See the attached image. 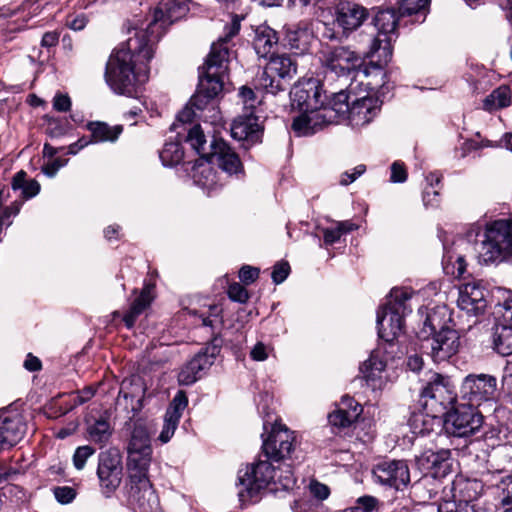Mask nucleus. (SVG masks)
<instances>
[{"label":"nucleus","instance_id":"4d7b16f0","mask_svg":"<svg viewBox=\"0 0 512 512\" xmlns=\"http://www.w3.org/2000/svg\"><path fill=\"white\" fill-rule=\"evenodd\" d=\"M377 505V499L372 496H363L357 500V505L346 508L340 512H372Z\"/></svg>","mask_w":512,"mask_h":512},{"label":"nucleus","instance_id":"ea45409f","mask_svg":"<svg viewBox=\"0 0 512 512\" xmlns=\"http://www.w3.org/2000/svg\"><path fill=\"white\" fill-rule=\"evenodd\" d=\"M150 466V462H147L142 465L137 463H132L131 461H127V467L129 470V481H130V489H141L144 487L152 486L148 479V468Z\"/></svg>","mask_w":512,"mask_h":512},{"label":"nucleus","instance_id":"de8ad7c7","mask_svg":"<svg viewBox=\"0 0 512 512\" xmlns=\"http://www.w3.org/2000/svg\"><path fill=\"white\" fill-rule=\"evenodd\" d=\"M213 99L214 98L208 97L206 94L197 90V92L191 97L189 102L190 105L198 114L204 115L203 113L205 112V110H209L213 113L212 117L216 118L218 111L216 110L214 104L212 103Z\"/></svg>","mask_w":512,"mask_h":512},{"label":"nucleus","instance_id":"a878e982","mask_svg":"<svg viewBox=\"0 0 512 512\" xmlns=\"http://www.w3.org/2000/svg\"><path fill=\"white\" fill-rule=\"evenodd\" d=\"M363 409L353 398L342 397L338 407L328 415L329 423L338 428L352 425L361 415Z\"/></svg>","mask_w":512,"mask_h":512},{"label":"nucleus","instance_id":"5701e85b","mask_svg":"<svg viewBox=\"0 0 512 512\" xmlns=\"http://www.w3.org/2000/svg\"><path fill=\"white\" fill-rule=\"evenodd\" d=\"M417 465L424 474H431L437 479H441L450 473V451L427 450L417 458Z\"/></svg>","mask_w":512,"mask_h":512},{"label":"nucleus","instance_id":"8fccbe9b","mask_svg":"<svg viewBox=\"0 0 512 512\" xmlns=\"http://www.w3.org/2000/svg\"><path fill=\"white\" fill-rule=\"evenodd\" d=\"M441 179L442 176L437 173H429L427 175L426 181L428 182L429 186L424 190L423 193V201L425 205L434 206L437 204V200L432 199L431 196L435 198L439 195V192L435 190L434 187L440 184Z\"/></svg>","mask_w":512,"mask_h":512},{"label":"nucleus","instance_id":"412c9836","mask_svg":"<svg viewBox=\"0 0 512 512\" xmlns=\"http://www.w3.org/2000/svg\"><path fill=\"white\" fill-rule=\"evenodd\" d=\"M230 130L235 140L255 144L261 141L263 126L253 111H247L233 121Z\"/></svg>","mask_w":512,"mask_h":512},{"label":"nucleus","instance_id":"c9c22d12","mask_svg":"<svg viewBox=\"0 0 512 512\" xmlns=\"http://www.w3.org/2000/svg\"><path fill=\"white\" fill-rule=\"evenodd\" d=\"M129 496L139 512H154L158 507V497L152 486L129 490Z\"/></svg>","mask_w":512,"mask_h":512},{"label":"nucleus","instance_id":"603ef678","mask_svg":"<svg viewBox=\"0 0 512 512\" xmlns=\"http://www.w3.org/2000/svg\"><path fill=\"white\" fill-rule=\"evenodd\" d=\"M201 377L200 371L193 365L190 360L180 371L178 382L180 385H191Z\"/></svg>","mask_w":512,"mask_h":512},{"label":"nucleus","instance_id":"f8f14e48","mask_svg":"<svg viewBox=\"0 0 512 512\" xmlns=\"http://www.w3.org/2000/svg\"><path fill=\"white\" fill-rule=\"evenodd\" d=\"M189 11L186 0H162L155 8L153 19L146 28L149 38L155 39V44L165 29L175 21L184 17Z\"/></svg>","mask_w":512,"mask_h":512},{"label":"nucleus","instance_id":"2f4dec72","mask_svg":"<svg viewBox=\"0 0 512 512\" xmlns=\"http://www.w3.org/2000/svg\"><path fill=\"white\" fill-rule=\"evenodd\" d=\"M385 367V361L375 354H372L361 366L363 378L372 389L381 388L383 384L382 373Z\"/></svg>","mask_w":512,"mask_h":512},{"label":"nucleus","instance_id":"2eb2a0df","mask_svg":"<svg viewBox=\"0 0 512 512\" xmlns=\"http://www.w3.org/2000/svg\"><path fill=\"white\" fill-rule=\"evenodd\" d=\"M240 31V19L234 16L231 24L226 28L225 35L220 37L216 43L211 46V51L206 59L204 68L209 70L211 75L216 71L227 72V65L229 61V47L228 42L236 36Z\"/></svg>","mask_w":512,"mask_h":512},{"label":"nucleus","instance_id":"ddd939ff","mask_svg":"<svg viewBox=\"0 0 512 512\" xmlns=\"http://www.w3.org/2000/svg\"><path fill=\"white\" fill-rule=\"evenodd\" d=\"M320 60L324 72L333 73L337 77L347 76L363 64V59L358 53L344 46L322 51Z\"/></svg>","mask_w":512,"mask_h":512},{"label":"nucleus","instance_id":"09e8293b","mask_svg":"<svg viewBox=\"0 0 512 512\" xmlns=\"http://www.w3.org/2000/svg\"><path fill=\"white\" fill-rule=\"evenodd\" d=\"M411 298V294L404 289H392L390 292V300L386 307L388 311H395L399 309V312L403 316L406 310L405 303Z\"/></svg>","mask_w":512,"mask_h":512},{"label":"nucleus","instance_id":"5fc2aeb1","mask_svg":"<svg viewBox=\"0 0 512 512\" xmlns=\"http://www.w3.org/2000/svg\"><path fill=\"white\" fill-rule=\"evenodd\" d=\"M427 5V0H400L398 12L400 16L418 13Z\"/></svg>","mask_w":512,"mask_h":512},{"label":"nucleus","instance_id":"6ab92c4d","mask_svg":"<svg viewBox=\"0 0 512 512\" xmlns=\"http://www.w3.org/2000/svg\"><path fill=\"white\" fill-rule=\"evenodd\" d=\"M434 362H443L454 356L460 348V336L455 329H444L426 340Z\"/></svg>","mask_w":512,"mask_h":512},{"label":"nucleus","instance_id":"e2e57ef3","mask_svg":"<svg viewBox=\"0 0 512 512\" xmlns=\"http://www.w3.org/2000/svg\"><path fill=\"white\" fill-rule=\"evenodd\" d=\"M259 269L249 265L243 266L239 271V278L244 284H251L259 277Z\"/></svg>","mask_w":512,"mask_h":512},{"label":"nucleus","instance_id":"f3484780","mask_svg":"<svg viewBox=\"0 0 512 512\" xmlns=\"http://www.w3.org/2000/svg\"><path fill=\"white\" fill-rule=\"evenodd\" d=\"M375 479L390 487L399 490L410 482L408 465L403 460H385L373 468Z\"/></svg>","mask_w":512,"mask_h":512},{"label":"nucleus","instance_id":"72a5a7b5","mask_svg":"<svg viewBox=\"0 0 512 512\" xmlns=\"http://www.w3.org/2000/svg\"><path fill=\"white\" fill-rule=\"evenodd\" d=\"M279 41L275 30L269 26L261 25L255 31L253 46L258 56L266 57Z\"/></svg>","mask_w":512,"mask_h":512},{"label":"nucleus","instance_id":"052dcab7","mask_svg":"<svg viewBox=\"0 0 512 512\" xmlns=\"http://www.w3.org/2000/svg\"><path fill=\"white\" fill-rule=\"evenodd\" d=\"M407 180V170L401 162L395 161L391 165L390 181L393 183H403Z\"/></svg>","mask_w":512,"mask_h":512},{"label":"nucleus","instance_id":"4be33fe9","mask_svg":"<svg viewBox=\"0 0 512 512\" xmlns=\"http://www.w3.org/2000/svg\"><path fill=\"white\" fill-rule=\"evenodd\" d=\"M127 461L137 463L151 462L152 447L147 429L142 425H135L127 447Z\"/></svg>","mask_w":512,"mask_h":512},{"label":"nucleus","instance_id":"dca6fc26","mask_svg":"<svg viewBox=\"0 0 512 512\" xmlns=\"http://www.w3.org/2000/svg\"><path fill=\"white\" fill-rule=\"evenodd\" d=\"M27 425L22 414L10 410H0V450L16 445L26 433Z\"/></svg>","mask_w":512,"mask_h":512},{"label":"nucleus","instance_id":"b1692460","mask_svg":"<svg viewBox=\"0 0 512 512\" xmlns=\"http://www.w3.org/2000/svg\"><path fill=\"white\" fill-rule=\"evenodd\" d=\"M187 404L188 399L185 392H177L164 415L162 430L158 437L162 443L169 442L173 437L182 416V412L187 407Z\"/></svg>","mask_w":512,"mask_h":512},{"label":"nucleus","instance_id":"37998d69","mask_svg":"<svg viewBox=\"0 0 512 512\" xmlns=\"http://www.w3.org/2000/svg\"><path fill=\"white\" fill-rule=\"evenodd\" d=\"M159 157L164 166H174L182 161L184 151L179 142H167L160 151Z\"/></svg>","mask_w":512,"mask_h":512},{"label":"nucleus","instance_id":"4c0bfd02","mask_svg":"<svg viewBox=\"0 0 512 512\" xmlns=\"http://www.w3.org/2000/svg\"><path fill=\"white\" fill-rule=\"evenodd\" d=\"M153 286H145L139 296L133 301L129 311L124 315L123 321L128 328L133 327L137 317L150 305L152 302Z\"/></svg>","mask_w":512,"mask_h":512},{"label":"nucleus","instance_id":"6e6d98bb","mask_svg":"<svg viewBox=\"0 0 512 512\" xmlns=\"http://www.w3.org/2000/svg\"><path fill=\"white\" fill-rule=\"evenodd\" d=\"M501 490L500 506L503 508H512V475L503 478L500 481Z\"/></svg>","mask_w":512,"mask_h":512},{"label":"nucleus","instance_id":"338daca9","mask_svg":"<svg viewBox=\"0 0 512 512\" xmlns=\"http://www.w3.org/2000/svg\"><path fill=\"white\" fill-rule=\"evenodd\" d=\"M96 393V389L92 386H87L82 390L75 393L73 398V406L82 405L88 402Z\"/></svg>","mask_w":512,"mask_h":512},{"label":"nucleus","instance_id":"20e7f679","mask_svg":"<svg viewBox=\"0 0 512 512\" xmlns=\"http://www.w3.org/2000/svg\"><path fill=\"white\" fill-rule=\"evenodd\" d=\"M457 402L455 386L447 376L433 373L420 394V403L427 415H445Z\"/></svg>","mask_w":512,"mask_h":512},{"label":"nucleus","instance_id":"9d476101","mask_svg":"<svg viewBox=\"0 0 512 512\" xmlns=\"http://www.w3.org/2000/svg\"><path fill=\"white\" fill-rule=\"evenodd\" d=\"M399 12L394 8L380 9L376 13L373 22L378 29V35L372 41L369 55H377L378 60L389 61L392 56L391 35L396 31Z\"/></svg>","mask_w":512,"mask_h":512},{"label":"nucleus","instance_id":"a18cd8bd","mask_svg":"<svg viewBox=\"0 0 512 512\" xmlns=\"http://www.w3.org/2000/svg\"><path fill=\"white\" fill-rule=\"evenodd\" d=\"M510 103V90L508 87L502 86L495 89L484 100V107L488 110L494 108L507 107Z\"/></svg>","mask_w":512,"mask_h":512},{"label":"nucleus","instance_id":"1a4fd4ad","mask_svg":"<svg viewBox=\"0 0 512 512\" xmlns=\"http://www.w3.org/2000/svg\"><path fill=\"white\" fill-rule=\"evenodd\" d=\"M444 416V429L455 437H469L483 425V416L476 407L464 402L454 406Z\"/></svg>","mask_w":512,"mask_h":512},{"label":"nucleus","instance_id":"13d9d810","mask_svg":"<svg viewBox=\"0 0 512 512\" xmlns=\"http://www.w3.org/2000/svg\"><path fill=\"white\" fill-rule=\"evenodd\" d=\"M228 296L232 301L245 303L249 299L248 291L239 283H233L228 288Z\"/></svg>","mask_w":512,"mask_h":512},{"label":"nucleus","instance_id":"393cba45","mask_svg":"<svg viewBox=\"0 0 512 512\" xmlns=\"http://www.w3.org/2000/svg\"><path fill=\"white\" fill-rule=\"evenodd\" d=\"M451 319L448 315V310L445 306H438L427 312L422 328L416 334L421 340H429L430 337L436 335L444 329H453L449 323Z\"/></svg>","mask_w":512,"mask_h":512},{"label":"nucleus","instance_id":"7c9ffc66","mask_svg":"<svg viewBox=\"0 0 512 512\" xmlns=\"http://www.w3.org/2000/svg\"><path fill=\"white\" fill-rule=\"evenodd\" d=\"M453 498L460 502H471L477 500L482 494L483 485L478 480L459 478L452 483Z\"/></svg>","mask_w":512,"mask_h":512},{"label":"nucleus","instance_id":"3c124183","mask_svg":"<svg viewBox=\"0 0 512 512\" xmlns=\"http://www.w3.org/2000/svg\"><path fill=\"white\" fill-rule=\"evenodd\" d=\"M436 512H475L474 506L457 500H445L437 507L432 506Z\"/></svg>","mask_w":512,"mask_h":512},{"label":"nucleus","instance_id":"0e129e2a","mask_svg":"<svg viewBox=\"0 0 512 512\" xmlns=\"http://www.w3.org/2000/svg\"><path fill=\"white\" fill-rule=\"evenodd\" d=\"M239 96L242 99L245 108L247 109L255 108L256 103H258L254 91L247 86H242L240 88Z\"/></svg>","mask_w":512,"mask_h":512},{"label":"nucleus","instance_id":"aec40b11","mask_svg":"<svg viewBox=\"0 0 512 512\" xmlns=\"http://www.w3.org/2000/svg\"><path fill=\"white\" fill-rule=\"evenodd\" d=\"M458 307L468 315L478 316L487 307L483 286L478 282H469L459 287Z\"/></svg>","mask_w":512,"mask_h":512},{"label":"nucleus","instance_id":"f704fd0d","mask_svg":"<svg viewBox=\"0 0 512 512\" xmlns=\"http://www.w3.org/2000/svg\"><path fill=\"white\" fill-rule=\"evenodd\" d=\"M94 143L115 142L123 131L121 125L110 126L106 122L91 121L86 124Z\"/></svg>","mask_w":512,"mask_h":512},{"label":"nucleus","instance_id":"c756f323","mask_svg":"<svg viewBox=\"0 0 512 512\" xmlns=\"http://www.w3.org/2000/svg\"><path fill=\"white\" fill-rule=\"evenodd\" d=\"M441 488V481L431 474L423 476L411 486V495L419 503H426L434 498Z\"/></svg>","mask_w":512,"mask_h":512},{"label":"nucleus","instance_id":"0eeeda50","mask_svg":"<svg viewBox=\"0 0 512 512\" xmlns=\"http://www.w3.org/2000/svg\"><path fill=\"white\" fill-rule=\"evenodd\" d=\"M296 74L297 63L290 56L285 54L271 56L258 78V85L266 93L277 95L287 90Z\"/></svg>","mask_w":512,"mask_h":512},{"label":"nucleus","instance_id":"39448f33","mask_svg":"<svg viewBox=\"0 0 512 512\" xmlns=\"http://www.w3.org/2000/svg\"><path fill=\"white\" fill-rule=\"evenodd\" d=\"M512 256V219H499L487 226L478 250L483 263L500 262Z\"/></svg>","mask_w":512,"mask_h":512},{"label":"nucleus","instance_id":"4468645a","mask_svg":"<svg viewBox=\"0 0 512 512\" xmlns=\"http://www.w3.org/2000/svg\"><path fill=\"white\" fill-rule=\"evenodd\" d=\"M295 437L292 431L274 425L268 437L262 443V455L274 462H283L290 458L295 448Z\"/></svg>","mask_w":512,"mask_h":512},{"label":"nucleus","instance_id":"79ce46f5","mask_svg":"<svg viewBox=\"0 0 512 512\" xmlns=\"http://www.w3.org/2000/svg\"><path fill=\"white\" fill-rule=\"evenodd\" d=\"M217 341V338L214 339V342ZM220 352V345L213 343L211 346H208L198 352L192 359L193 365L200 371V373L206 369H208L214 362V359Z\"/></svg>","mask_w":512,"mask_h":512},{"label":"nucleus","instance_id":"49530a36","mask_svg":"<svg viewBox=\"0 0 512 512\" xmlns=\"http://www.w3.org/2000/svg\"><path fill=\"white\" fill-rule=\"evenodd\" d=\"M276 463V479L274 483L279 484L283 489L292 488L296 483V479L291 464H287L285 461Z\"/></svg>","mask_w":512,"mask_h":512},{"label":"nucleus","instance_id":"9b49d317","mask_svg":"<svg viewBox=\"0 0 512 512\" xmlns=\"http://www.w3.org/2000/svg\"><path fill=\"white\" fill-rule=\"evenodd\" d=\"M496 394L497 379L490 374H469L461 384V399L476 408L495 400Z\"/></svg>","mask_w":512,"mask_h":512},{"label":"nucleus","instance_id":"423d86ee","mask_svg":"<svg viewBox=\"0 0 512 512\" xmlns=\"http://www.w3.org/2000/svg\"><path fill=\"white\" fill-rule=\"evenodd\" d=\"M260 458L256 463L238 472V497L243 504L253 501L258 493L276 479L274 461Z\"/></svg>","mask_w":512,"mask_h":512},{"label":"nucleus","instance_id":"f257e3e1","mask_svg":"<svg viewBox=\"0 0 512 512\" xmlns=\"http://www.w3.org/2000/svg\"><path fill=\"white\" fill-rule=\"evenodd\" d=\"M125 27L128 38L110 55L105 79L115 93L132 96L140 85L148 81V63L154 56L155 39L130 23Z\"/></svg>","mask_w":512,"mask_h":512},{"label":"nucleus","instance_id":"bf43d9fd","mask_svg":"<svg viewBox=\"0 0 512 512\" xmlns=\"http://www.w3.org/2000/svg\"><path fill=\"white\" fill-rule=\"evenodd\" d=\"M54 496L58 502L68 504L73 501L76 496V492L69 486L56 487L54 489Z\"/></svg>","mask_w":512,"mask_h":512},{"label":"nucleus","instance_id":"7ed1b4c3","mask_svg":"<svg viewBox=\"0 0 512 512\" xmlns=\"http://www.w3.org/2000/svg\"><path fill=\"white\" fill-rule=\"evenodd\" d=\"M186 141L200 155L201 159L214 163L229 174L238 173L242 169L239 156L222 140L213 137L207 145L206 137L200 125L189 129Z\"/></svg>","mask_w":512,"mask_h":512},{"label":"nucleus","instance_id":"680f3d73","mask_svg":"<svg viewBox=\"0 0 512 512\" xmlns=\"http://www.w3.org/2000/svg\"><path fill=\"white\" fill-rule=\"evenodd\" d=\"M290 273L288 262H279L275 264L272 272V280L275 284L282 283Z\"/></svg>","mask_w":512,"mask_h":512},{"label":"nucleus","instance_id":"473e14b6","mask_svg":"<svg viewBox=\"0 0 512 512\" xmlns=\"http://www.w3.org/2000/svg\"><path fill=\"white\" fill-rule=\"evenodd\" d=\"M492 347L502 356L512 355V325L496 323L493 326Z\"/></svg>","mask_w":512,"mask_h":512},{"label":"nucleus","instance_id":"864d4df0","mask_svg":"<svg viewBox=\"0 0 512 512\" xmlns=\"http://www.w3.org/2000/svg\"><path fill=\"white\" fill-rule=\"evenodd\" d=\"M96 450L89 445L79 446L73 455V465L77 470H82L87 460L95 454Z\"/></svg>","mask_w":512,"mask_h":512},{"label":"nucleus","instance_id":"bb28decb","mask_svg":"<svg viewBox=\"0 0 512 512\" xmlns=\"http://www.w3.org/2000/svg\"><path fill=\"white\" fill-rule=\"evenodd\" d=\"M403 326V316L399 309L388 311L380 309L377 312L378 336L386 342H393L400 334Z\"/></svg>","mask_w":512,"mask_h":512},{"label":"nucleus","instance_id":"58836bf2","mask_svg":"<svg viewBox=\"0 0 512 512\" xmlns=\"http://www.w3.org/2000/svg\"><path fill=\"white\" fill-rule=\"evenodd\" d=\"M24 170L18 171L12 178L11 187L14 191L21 190V196L27 200L36 196L40 191V184L35 179L27 180Z\"/></svg>","mask_w":512,"mask_h":512},{"label":"nucleus","instance_id":"6e6552de","mask_svg":"<svg viewBox=\"0 0 512 512\" xmlns=\"http://www.w3.org/2000/svg\"><path fill=\"white\" fill-rule=\"evenodd\" d=\"M123 462L120 451L109 448L98 454L97 478L102 495L110 498L120 487L123 479Z\"/></svg>","mask_w":512,"mask_h":512},{"label":"nucleus","instance_id":"e433bc0d","mask_svg":"<svg viewBox=\"0 0 512 512\" xmlns=\"http://www.w3.org/2000/svg\"><path fill=\"white\" fill-rule=\"evenodd\" d=\"M226 73L216 71L214 75L207 68H202L199 75L198 90L208 97L215 98L223 90V77Z\"/></svg>","mask_w":512,"mask_h":512},{"label":"nucleus","instance_id":"c03bdc74","mask_svg":"<svg viewBox=\"0 0 512 512\" xmlns=\"http://www.w3.org/2000/svg\"><path fill=\"white\" fill-rule=\"evenodd\" d=\"M211 164L215 165L214 163L201 158L196 161L193 166V178L197 184L207 186L214 182L215 175Z\"/></svg>","mask_w":512,"mask_h":512},{"label":"nucleus","instance_id":"774afa93","mask_svg":"<svg viewBox=\"0 0 512 512\" xmlns=\"http://www.w3.org/2000/svg\"><path fill=\"white\" fill-rule=\"evenodd\" d=\"M366 171V167L363 164H360L353 168L352 172L346 171L341 175L340 184L341 185H349L354 182L358 177H360Z\"/></svg>","mask_w":512,"mask_h":512},{"label":"nucleus","instance_id":"c85d7f7f","mask_svg":"<svg viewBox=\"0 0 512 512\" xmlns=\"http://www.w3.org/2000/svg\"><path fill=\"white\" fill-rule=\"evenodd\" d=\"M366 10L356 4L344 3L337 10L336 23L344 31L358 28L366 18Z\"/></svg>","mask_w":512,"mask_h":512},{"label":"nucleus","instance_id":"a211bd4d","mask_svg":"<svg viewBox=\"0 0 512 512\" xmlns=\"http://www.w3.org/2000/svg\"><path fill=\"white\" fill-rule=\"evenodd\" d=\"M381 102L372 95H366L356 98L351 105L348 102V110L344 117L338 119H348L353 127H362L370 123L380 111Z\"/></svg>","mask_w":512,"mask_h":512},{"label":"nucleus","instance_id":"69168bd1","mask_svg":"<svg viewBox=\"0 0 512 512\" xmlns=\"http://www.w3.org/2000/svg\"><path fill=\"white\" fill-rule=\"evenodd\" d=\"M195 117L206 119V115L198 114L194 108L190 105V102L178 113L177 121L181 123H189Z\"/></svg>","mask_w":512,"mask_h":512},{"label":"nucleus","instance_id":"a19ab883","mask_svg":"<svg viewBox=\"0 0 512 512\" xmlns=\"http://www.w3.org/2000/svg\"><path fill=\"white\" fill-rule=\"evenodd\" d=\"M87 433L91 441L104 445L112 435V428L108 420L100 418L88 425Z\"/></svg>","mask_w":512,"mask_h":512},{"label":"nucleus","instance_id":"cd10ccee","mask_svg":"<svg viewBox=\"0 0 512 512\" xmlns=\"http://www.w3.org/2000/svg\"><path fill=\"white\" fill-rule=\"evenodd\" d=\"M284 35L281 39V44L290 50H295L299 54H303L309 48L311 33L304 27L297 24L285 25Z\"/></svg>","mask_w":512,"mask_h":512},{"label":"nucleus","instance_id":"f03ea898","mask_svg":"<svg viewBox=\"0 0 512 512\" xmlns=\"http://www.w3.org/2000/svg\"><path fill=\"white\" fill-rule=\"evenodd\" d=\"M290 98L292 107L301 112L292 123L298 136L313 134L325 125L338 123L348 110V94L341 90L333 93L326 102L323 84L316 78L299 80L290 91Z\"/></svg>","mask_w":512,"mask_h":512}]
</instances>
